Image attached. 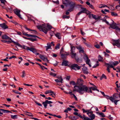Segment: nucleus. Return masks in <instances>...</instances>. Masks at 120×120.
<instances>
[{"instance_id":"46","label":"nucleus","mask_w":120,"mask_h":120,"mask_svg":"<svg viewBox=\"0 0 120 120\" xmlns=\"http://www.w3.org/2000/svg\"><path fill=\"white\" fill-rule=\"evenodd\" d=\"M70 17L69 16H67L66 15H64L63 16V19H69Z\"/></svg>"},{"instance_id":"2","label":"nucleus","mask_w":120,"mask_h":120,"mask_svg":"<svg viewBox=\"0 0 120 120\" xmlns=\"http://www.w3.org/2000/svg\"><path fill=\"white\" fill-rule=\"evenodd\" d=\"M37 27L38 29L40 31H42L45 34H46L48 31L52 28V26L48 24H47V26L44 24L41 25H38Z\"/></svg>"},{"instance_id":"51","label":"nucleus","mask_w":120,"mask_h":120,"mask_svg":"<svg viewBox=\"0 0 120 120\" xmlns=\"http://www.w3.org/2000/svg\"><path fill=\"white\" fill-rule=\"evenodd\" d=\"M55 81L57 82H61V83H63V82H62V80L60 81H59L58 79H55Z\"/></svg>"},{"instance_id":"10","label":"nucleus","mask_w":120,"mask_h":120,"mask_svg":"<svg viewBox=\"0 0 120 120\" xmlns=\"http://www.w3.org/2000/svg\"><path fill=\"white\" fill-rule=\"evenodd\" d=\"M76 48L78 49L79 51V52L80 53H83L84 51L83 50L84 48H82L81 45H79L77 46H76Z\"/></svg>"},{"instance_id":"13","label":"nucleus","mask_w":120,"mask_h":120,"mask_svg":"<svg viewBox=\"0 0 120 120\" xmlns=\"http://www.w3.org/2000/svg\"><path fill=\"white\" fill-rule=\"evenodd\" d=\"M70 8L68 9V11H71L73 10L75 6V3H72L70 4Z\"/></svg>"},{"instance_id":"29","label":"nucleus","mask_w":120,"mask_h":120,"mask_svg":"<svg viewBox=\"0 0 120 120\" xmlns=\"http://www.w3.org/2000/svg\"><path fill=\"white\" fill-rule=\"evenodd\" d=\"M71 52H74L75 49V47L74 46H71Z\"/></svg>"},{"instance_id":"22","label":"nucleus","mask_w":120,"mask_h":120,"mask_svg":"<svg viewBox=\"0 0 120 120\" xmlns=\"http://www.w3.org/2000/svg\"><path fill=\"white\" fill-rule=\"evenodd\" d=\"M55 35L56 36L58 39H60L61 38V34L60 33H57L56 34H55Z\"/></svg>"},{"instance_id":"28","label":"nucleus","mask_w":120,"mask_h":120,"mask_svg":"<svg viewBox=\"0 0 120 120\" xmlns=\"http://www.w3.org/2000/svg\"><path fill=\"white\" fill-rule=\"evenodd\" d=\"M90 61V60L88 59L86 60V64L89 65L90 67H91V65L89 63V62Z\"/></svg>"},{"instance_id":"52","label":"nucleus","mask_w":120,"mask_h":120,"mask_svg":"<svg viewBox=\"0 0 120 120\" xmlns=\"http://www.w3.org/2000/svg\"><path fill=\"white\" fill-rule=\"evenodd\" d=\"M37 38V37H36V38H34V39L30 38V40L31 41H35L37 40V39H36ZM37 38H39L38 37H37Z\"/></svg>"},{"instance_id":"24","label":"nucleus","mask_w":120,"mask_h":120,"mask_svg":"<svg viewBox=\"0 0 120 120\" xmlns=\"http://www.w3.org/2000/svg\"><path fill=\"white\" fill-rule=\"evenodd\" d=\"M2 38L3 39L7 40L9 39V37L6 35H4L2 36Z\"/></svg>"},{"instance_id":"50","label":"nucleus","mask_w":120,"mask_h":120,"mask_svg":"<svg viewBox=\"0 0 120 120\" xmlns=\"http://www.w3.org/2000/svg\"><path fill=\"white\" fill-rule=\"evenodd\" d=\"M110 100L112 102H113L114 99L113 98L112 96H111L110 97Z\"/></svg>"},{"instance_id":"54","label":"nucleus","mask_w":120,"mask_h":120,"mask_svg":"<svg viewBox=\"0 0 120 120\" xmlns=\"http://www.w3.org/2000/svg\"><path fill=\"white\" fill-rule=\"evenodd\" d=\"M94 46L97 49H99L100 47V46L98 44L95 45Z\"/></svg>"},{"instance_id":"16","label":"nucleus","mask_w":120,"mask_h":120,"mask_svg":"<svg viewBox=\"0 0 120 120\" xmlns=\"http://www.w3.org/2000/svg\"><path fill=\"white\" fill-rule=\"evenodd\" d=\"M39 57L44 61H46L47 60V59L43 55L40 54L39 55Z\"/></svg>"},{"instance_id":"32","label":"nucleus","mask_w":120,"mask_h":120,"mask_svg":"<svg viewBox=\"0 0 120 120\" xmlns=\"http://www.w3.org/2000/svg\"><path fill=\"white\" fill-rule=\"evenodd\" d=\"M25 112L28 113V114H26V115L30 116L33 117V115L31 113L27 111Z\"/></svg>"},{"instance_id":"7","label":"nucleus","mask_w":120,"mask_h":120,"mask_svg":"<svg viewBox=\"0 0 120 120\" xmlns=\"http://www.w3.org/2000/svg\"><path fill=\"white\" fill-rule=\"evenodd\" d=\"M111 20L112 21V22L111 24H110L109 25L110 27L113 29H115L116 30L118 27L117 26L116 24L115 23L113 20Z\"/></svg>"},{"instance_id":"3","label":"nucleus","mask_w":120,"mask_h":120,"mask_svg":"<svg viewBox=\"0 0 120 120\" xmlns=\"http://www.w3.org/2000/svg\"><path fill=\"white\" fill-rule=\"evenodd\" d=\"M15 45H17L18 46L20 47L21 48H22L23 49L25 50H26L27 51L30 50L34 53H35L36 52V50L33 47H29L24 45H23L22 46L20 44L17 42H14Z\"/></svg>"},{"instance_id":"44","label":"nucleus","mask_w":120,"mask_h":120,"mask_svg":"<svg viewBox=\"0 0 120 120\" xmlns=\"http://www.w3.org/2000/svg\"><path fill=\"white\" fill-rule=\"evenodd\" d=\"M9 39H10V40L11 41H8L7 42L8 43H11L12 42H13V43L15 44H15L14 43V42H15V41H12V40H11V38H9Z\"/></svg>"},{"instance_id":"39","label":"nucleus","mask_w":120,"mask_h":120,"mask_svg":"<svg viewBox=\"0 0 120 120\" xmlns=\"http://www.w3.org/2000/svg\"><path fill=\"white\" fill-rule=\"evenodd\" d=\"M111 14L112 16H117L118 15L117 14L113 12H111Z\"/></svg>"},{"instance_id":"60","label":"nucleus","mask_w":120,"mask_h":120,"mask_svg":"<svg viewBox=\"0 0 120 120\" xmlns=\"http://www.w3.org/2000/svg\"><path fill=\"white\" fill-rule=\"evenodd\" d=\"M101 76L103 78H104L105 79H107V78L106 76L104 74H103Z\"/></svg>"},{"instance_id":"64","label":"nucleus","mask_w":120,"mask_h":120,"mask_svg":"<svg viewBox=\"0 0 120 120\" xmlns=\"http://www.w3.org/2000/svg\"><path fill=\"white\" fill-rule=\"evenodd\" d=\"M16 56H12L11 57H10L9 58V59H11L13 58H16Z\"/></svg>"},{"instance_id":"57","label":"nucleus","mask_w":120,"mask_h":120,"mask_svg":"<svg viewBox=\"0 0 120 120\" xmlns=\"http://www.w3.org/2000/svg\"><path fill=\"white\" fill-rule=\"evenodd\" d=\"M22 77H24L25 75V73L24 71H23L22 72Z\"/></svg>"},{"instance_id":"31","label":"nucleus","mask_w":120,"mask_h":120,"mask_svg":"<svg viewBox=\"0 0 120 120\" xmlns=\"http://www.w3.org/2000/svg\"><path fill=\"white\" fill-rule=\"evenodd\" d=\"M90 120H93L94 119L95 117V115L94 114H92L91 116L90 117Z\"/></svg>"},{"instance_id":"35","label":"nucleus","mask_w":120,"mask_h":120,"mask_svg":"<svg viewBox=\"0 0 120 120\" xmlns=\"http://www.w3.org/2000/svg\"><path fill=\"white\" fill-rule=\"evenodd\" d=\"M1 110H2V112L4 113H8V112H10L11 113H12L11 112V111L8 110H4V109H1Z\"/></svg>"},{"instance_id":"27","label":"nucleus","mask_w":120,"mask_h":120,"mask_svg":"<svg viewBox=\"0 0 120 120\" xmlns=\"http://www.w3.org/2000/svg\"><path fill=\"white\" fill-rule=\"evenodd\" d=\"M47 45V46H46V50H47L48 49H49L51 46L50 43H48Z\"/></svg>"},{"instance_id":"56","label":"nucleus","mask_w":120,"mask_h":120,"mask_svg":"<svg viewBox=\"0 0 120 120\" xmlns=\"http://www.w3.org/2000/svg\"><path fill=\"white\" fill-rule=\"evenodd\" d=\"M80 31L82 35H84L85 34V33L83 32V31L81 29H80Z\"/></svg>"},{"instance_id":"40","label":"nucleus","mask_w":120,"mask_h":120,"mask_svg":"<svg viewBox=\"0 0 120 120\" xmlns=\"http://www.w3.org/2000/svg\"><path fill=\"white\" fill-rule=\"evenodd\" d=\"M118 96V94H115L113 95V96L114 99H116Z\"/></svg>"},{"instance_id":"19","label":"nucleus","mask_w":120,"mask_h":120,"mask_svg":"<svg viewBox=\"0 0 120 120\" xmlns=\"http://www.w3.org/2000/svg\"><path fill=\"white\" fill-rule=\"evenodd\" d=\"M79 6L82 9V10L81 11L83 13H86V8H83L81 5H79Z\"/></svg>"},{"instance_id":"33","label":"nucleus","mask_w":120,"mask_h":120,"mask_svg":"<svg viewBox=\"0 0 120 120\" xmlns=\"http://www.w3.org/2000/svg\"><path fill=\"white\" fill-rule=\"evenodd\" d=\"M96 113L97 114H99V115L100 116H101L102 117H105V116L104 115V114L102 112H97Z\"/></svg>"},{"instance_id":"21","label":"nucleus","mask_w":120,"mask_h":120,"mask_svg":"<svg viewBox=\"0 0 120 120\" xmlns=\"http://www.w3.org/2000/svg\"><path fill=\"white\" fill-rule=\"evenodd\" d=\"M82 119L83 120H90V118L86 116L84 114L83 115V117Z\"/></svg>"},{"instance_id":"9","label":"nucleus","mask_w":120,"mask_h":120,"mask_svg":"<svg viewBox=\"0 0 120 120\" xmlns=\"http://www.w3.org/2000/svg\"><path fill=\"white\" fill-rule=\"evenodd\" d=\"M52 103L53 102L51 101L46 100L45 102H43L42 104L45 107V108H46L47 106V104H50Z\"/></svg>"},{"instance_id":"5","label":"nucleus","mask_w":120,"mask_h":120,"mask_svg":"<svg viewBox=\"0 0 120 120\" xmlns=\"http://www.w3.org/2000/svg\"><path fill=\"white\" fill-rule=\"evenodd\" d=\"M81 68V66H79L78 64H73L71 66V69L75 71L80 69Z\"/></svg>"},{"instance_id":"48","label":"nucleus","mask_w":120,"mask_h":120,"mask_svg":"<svg viewBox=\"0 0 120 120\" xmlns=\"http://www.w3.org/2000/svg\"><path fill=\"white\" fill-rule=\"evenodd\" d=\"M60 43H58L57 45L55 47V49H58L60 48Z\"/></svg>"},{"instance_id":"55","label":"nucleus","mask_w":120,"mask_h":120,"mask_svg":"<svg viewBox=\"0 0 120 120\" xmlns=\"http://www.w3.org/2000/svg\"><path fill=\"white\" fill-rule=\"evenodd\" d=\"M92 17L95 19H98V18L96 17V16L95 15H94L93 14Z\"/></svg>"},{"instance_id":"25","label":"nucleus","mask_w":120,"mask_h":120,"mask_svg":"<svg viewBox=\"0 0 120 120\" xmlns=\"http://www.w3.org/2000/svg\"><path fill=\"white\" fill-rule=\"evenodd\" d=\"M25 35V36L28 37H34V38H36V37H38L36 36H34L33 35L29 34H26Z\"/></svg>"},{"instance_id":"59","label":"nucleus","mask_w":120,"mask_h":120,"mask_svg":"<svg viewBox=\"0 0 120 120\" xmlns=\"http://www.w3.org/2000/svg\"><path fill=\"white\" fill-rule=\"evenodd\" d=\"M53 2L54 3H56L57 4H59V1L57 0V1H53Z\"/></svg>"},{"instance_id":"18","label":"nucleus","mask_w":120,"mask_h":120,"mask_svg":"<svg viewBox=\"0 0 120 120\" xmlns=\"http://www.w3.org/2000/svg\"><path fill=\"white\" fill-rule=\"evenodd\" d=\"M98 60L99 62H103L104 60L103 58L100 55H99L98 57Z\"/></svg>"},{"instance_id":"63","label":"nucleus","mask_w":120,"mask_h":120,"mask_svg":"<svg viewBox=\"0 0 120 120\" xmlns=\"http://www.w3.org/2000/svg\"><path fill=\"white\" fill-rule=\"evenodd\" d=\"M69 90L70 91L69 92V94L71 96H72V95H73V94H72L71 91L70 90Z\"/></svg>"},{"instance_id":"49","label":"nucleus","mask_w":120,"mask_h":120,"mask_svg":"<svg viewBox=\"0 0 120 120\" xmlns=\"http://www.w3.org/2000/svg\"><path fill=\"white\" fill-rule=\"evenodd\" d=\"M82 110L83 111V113L86 112L87 113L88 112L90 111L89 110H85L84 109H82Z\"/></svg>"},{"instance_id":"30","label":"nucleus","mask_w":120,"mask_h":120,"mask_svg":"<svg viewBox=\"0 0 120 120\" xmlns=\"http://www.w3.org/2000/svg\"><path fill=\"white\" fill-rule=\"evenodd\" d=\"M105 7H107V6L104 4H100L99 5V8H104Z\"/></svg>"},{"instance_id":"36","label":"nucleus","mask_w":120,"mask_h":120,"mask_svg":"<svg viewBox=\"0 0 120 120\" xmlns=\"http://www.w3.org/2000/svg\"><path fill=\"white\" fill-rule=\"evenodd\" d=\"M87 114L88 115V116L90 117V116H91L92 114H93V112L92 111H89V112L87 113Z\"/></svg>"},{"instance_id":"42","label":"nucleus","mask_w":120,"mask_h":120,"mask_svg":"<svg viewBox=\"0 0 120 120\" xmlns=\"http://www.w3.org/2000/svg\"><path fill=\"white\" fill-rule=\"evenodd\" d=\"M70 84L71 85H76V83H75V82L73 81H71L70 82Z\"/></svg>"},{"instance_id":"1","label":"nucleus","mask_w":120,"mask_h":120,"mask_svg":"<svg viewBox=\"0 0 120 120\" xmlns=\"http://www.w3.org/2000/svg\"><path fill=\"white\" fill-rule=\"evenodd\" d=\"M74 88L75 89L74 90L76 91L81 94H83L84 92L92 93V92L91 89H92L93 90H95L97 87L95 86H94V87H91L88 89L86 86L83 85L82 87H80L75 86L74 87Z\"/></svg>"},{"instance_id":"14","label":"nucleus","mask_w":120,"mask_h":120,"mask_svg":"<svg viewBox=\"0 0 120 120\" xmlns=\"http://www.w3.org/2000/svg\"><path fill=\"white\" fill-rule=\"evenodd\" d=\"M82 71L83 73L85 74H87L88 73V68L86 67H84L82 68Z\"/></svg>"},{"instance_id":"6","label":"nucleus","mask_w":120,"mask_h":120,"mask_svg":"<svg viewBox=\"0 0 120 120\" xmlns=\"http://www.w3.org/2000/svg\"><path fill=\"white\" fill-rule=\"evenodd\" d=\"M113 41L112 44L114 46L116 45L118 47H120V40H113Z\"/></svg>"},{"instance_id":"8","label":"nucleus","mask_w":120,"mask_h":120,"mask_svg":"<svg viewBox=\"0 0 120 120\" xmlns=\"http://www.w3.org/2000/svg\"><path fill=\"white\" fill-rule=\"evenodd\" d=\"M14 11L16 15H17L21 19H22L20 13V10L17 9H16L14 10Z\"/></svg>"},{"instance_id":"53","label":"nucleus","mask_w":120,"mask_h":120,"mask_svg":"<svg viewBox=\"0 0 120 120\" xmlns=\"http://www.w3.org/2000/svg\"><path fill=\"white\" fill-rule=\"evenodd\" d=\"M34 102L35 103H36V104L38 105V106H42V105L41 104L38 103L37 101H34Z\"/></svg>"},{"instance_id":"34","label":"nucleus","mask_w":120,"mask_h":120,"mask_svg":"<svg viewBox=\"0 0 120 120\" xmlns=\"http://www.w3.org/2000/svg\"><path fill=\"white\" fill-rule=\"evenodd\" d=\"M105 64L106 65H107V66H109V67L113 68L114 67L112 65L110 64L109 63H105Z\"/></svg>"},{"instance_id":"43","label":"nucleus","mask_w":120,"mask_h":120,"mask_svg":"<svg viewBox=\"0 0 120 120\" xmlns=\"http://www.w3.org/2000/svg\"><path fill=\"white\" fill-rule=\"evenodd\" d=\"M17 115H11V118L13 119H16L17 118Z\"/></svg>"},{"instance_id":"20","label":"nucleus","mask_w":120,"mask_h":120,"mask_svg":"<svg viewBox=\"0 0 120 120\" xmlns=\"http://www.w3.org/2000/svg\"><path fill=\"white\" fill-rule=\"evenodd\" d=\"M50 93L53 94L54 95H55V93H54L53 91L51 90H47L45 93V94H47Z\"/></svg>"},{"instance_id":"26","label":"nucleus","mask_w":120,"mask_h":120,"mask_svg":"<svg viewBox=\"0 0 120 120\" xmlns=\"http://www.w3.org/2000/svg\"><path fill=\"white\" fill-rule=\"evenodd\" d=\"M99 64L98 61H97L96 62V64L94 65L93 66V68H96L97 67L99 66Z\"/></svg>"},{"instance_id":"4","label":"nucleus","mask_w":120,"mask_h":120,"mask_svg":"<svg viewBox=\"0 0 120 120\" xmlns=\"http://www.w3.org/2000/svg\"><path fill=\"white\" fill-rule=\"evenodd\" d=\"M83 80L81 79H78L77 80V82L76 83V85H75L74 86V87L75 86H78L79 87H79V86H78L77 85H78L79 86H82L83 84ZM83 85L82 86V87ZM74 89L73 90V91H74Z\"/></svg>"},{"instance_id":"47","label":"nucleus","mask_w":120,"mask_h":120,"mask_svg":"<svg viewBox=\"0 0 120 120\" xmlns=\"http://www.w3.org/2000/svg\"><path fill=\"white\" fill-rule=\"evenodd\" d=\"M50 75L54 77L56 76V74L52 73V72H50Z\"/></svg>"},{"instance_id":"61","label":"nucleus","mask_w":120,"mask_h":120,"mask_svg":"<svg viewBox=\"0 0 120 120\" xmlns=\"http://www.w3.org/2000/svg\"><path fill=\"white\" fill-rule=\"evenodd\" d=\"M13 91L16 94H21V93H19L18 91H17L16 90H13Z\"/></svg>"},{"instance_id":"11","label":"nucleus","mask_w":120,"mask_h":120,"mask_svg":"<svg viewBox=\"0 0 120 120\" xmlns=\"http://www.w3.org/2000/svg\"><path fill=\"white\" fill-rule=\"evenodd\" d=\"M71 3L70 2L69 0H63V4L66 6H67L68 5L70 4Z\"/></svg>"},{"instance_id":"45","label":"nucleus","mask_w":120,"mask_h":120,"mask_svg":"<svg viewBox=\"0 0 120 120\" xmlns=\"http://www.w3.org/2000/svg\"><path fill=\"white\" fill-rule=\"evenodd\" d=\"M83 58L85 60L89 59L88 56L86 55H85L84 56Z\"/></svg>"},{"instance_id":"17","label":"nucleus","mask_w":120,"mask_h":120,"mask_svg":"<svg viewBox=\"0 0 120 120\" xmlns=\"http://www.w3.org/2000/svg\"><path fill=\"white\" fill-rule=\"evenodd\" d=\"M69 118L72 120H76L78 119V117L74 116H70L68 117Z\"/></svg>"},{"instance_id":"41","label":"nucleus","mask_w":120,"mask_h":120,"mask_svg":"<svg viewBox=\"0 0 120 120\" xmlns=\"http://www.w3.org/2000/svg\"><path fill=\"white\" fill-rule=\"evenodd\" d=\"M6 9L7 10V11L8 12H11L12 11V9L11 8H6Z\"/></svg>"},{"instance_id":"38","label":"nucleus","mask_w":120,"mask_h":120,"mask_svg":"<svg viewBox=\"0 0 120 120\" xmlns=\"http://www.w3.org/2000/svg\"><path fill=\"white\" fill-rule=\"evenodd\" d=\"M56 78H57L59 80V81H60L61 80H62V82L63 81V79L62 78V77L60 76H56Z\"/></svg>"},{"instance_id":"15","label":"nucleus","mask_w":120,"mask_h":120,"mask_svg":"<svg viewBox=\"0 0 120 120\" xmlns=\"http://www.w3.org/2000/svg\"><path fill=\"white\" fill-rule=\"evenodd\" d=\"M0 26L2 28L4 29L8 28V26L4 23L0 24Z\"/></svg>"},{"instance_id":"62","label":"nucleus","mask_w":120,"mask_h":120,"mask_svg":"<svg viewBox=\"0 0 120 120\" xmlns=\"http://www.w3.org/2000/svg\"><path fill=\"white\" fill-rule=\"evenodd\" d=\"M108 118L110 119V120H112L113 118L111 116V115H109L108 116Z\"/></svg>"},{"instance_id":"37","label":"nucleus","mask_w":120,"mask_h":120,"mask_svg":"<svg viewBox=\"0 0 120 120\" xmlns=\"http://www.w3.org/2000/svg\"><path fill=\"white\" fill-rule=\"evenodd\" d=\"M119 63L118 61H115L114 62H113L112 64V65L113 66H116Z\"/></svg>"},{"instance_id":"58","label":"nucleus","mask_w":120,"mask_h":120,"mask_svg":"<svg viewBox=\"0 0 120 120\" xmlns=\"http://www.w3.org/2000/svg\"><path fill=\"white\" fill-rule=\"evenodd\" d=\"M0 1L1 3L3 4H5V2L6 1L5 0H0Z\"/></svg>"},{"instance_id":"23","label":"nucleus","mask_w":120,"mask_h":120,"mask_svg":"<svg viewBox=\"0 0 120 120\" xmlns=\"http://www.w3.org/2000/svg\"><path fill=\"white\" fill-rule=\"evenodd\" d=\"M68 62L67 61L64 60L62 62V65L66 66L68 65Z\"/></svg>"},{"instance_id":"12","label":"nucleus","mask_w":120,"mask_h":120,"mask_svg":"<svg viewBox=\"0 0 120 120\" xmlns=\"http://www.w3.org/2000/svg\"><path fill=\"white\" fill-rule=\"evenodd\" d=\"M71 57L72 58H75V60L78 61L79 60V59L78 58H76L75 56L76 55V53L74 52H71Z\"/></svg>"}]
</instances>
